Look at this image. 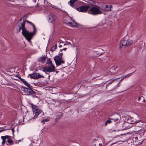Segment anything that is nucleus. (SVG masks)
<instances>
[{
    "instance_id": "obj_1",
    "label": "nucleus",
    "mask_w": 146,
    "mask_h": 146,
    "mask_svg": "<svg viewBox=\"0 0 146 146\" xmlns=\"http://www.w3.org/2000/svg\"><path fill=\"white\" fill-rule=\"evenodd\" d=\"M25 21L23 20L22 21V19L19 21L18 25L19 27V30L20 31L22 29V33L24 36H33L35 35L37 32V30L33 29L32 32H30L25 28Z\"/></svg>"
},
{
    "instance_id": "obj_2",
    "label": "nucleus",
    "mask_w": 146,
    "mask_h": 146,
    "mask_svg": "<svg viewBox=\"0 0 146 146\" xmlns=\"http://www.w3.org/2000/svg\"><path fill=\"white\" fill-rule=\"evenodd\" d=\"M46 63L50 65L48 67H43L42 69V71L44 72L46 74H47V72L50 73L55 71V67L53 65L50 58H49L48 59V62H46Z\"/></svg>"
},
{
    "instance_id": "obj_3",
    "label": "nucleus",
    "mask_w": 146,
    "mask_h": 146,
    "mask_svg": "<svg viewBox=\"0 0 146 146\" xmlns=\"http://www.w3.org/2000/svg\"><path fill=\"white\" fill-rule=\"evenodd\" d=\"M31 107L33 109V113H35V115L33 118V119H36L38 116L40 117L44 116L43 112L38 109L37 106L32 104H31Z\"/></svg>"
},
{
    "instance_id": "obj_4",
    "label": "nucleus",
    "mask_w": 146,
    "mask_h": 146,
    "mask_svg": "<svg viewBox=\"0 0 146 146\" xmlns=\"http://www.w3.org/2000/svg\"><path fill=\"white\" fill-rule=\"evenodd\" d=\"M88 14L95 15L102 13L100 10V7L97 6H93L89 9L88 11Z\"/></svg>"
},
{
    "instance_id": "obj_5",
    "label": "nucleus",
    "mask_w": 146,
    "mask_h": 146,
    "mask_svg": "<svg viewBox=\"0 0 146 146\" xmlns=\"http://www.w3.org/2000/svg\"><path fill=\"white\" fill-rule=\"evenodd\" d=\"M55 62L56 65L58 66L62 64H64V61L62 59V58L60 57L59 55H57L53 58Z\"/></svg>"
},
{
    "instance_id": "obj_6",
    "label": "nucleus",
    "mask_w": 146,
    "mask_h": 146,
    "mask_svg": "<svg viewBox=\"0 0 146 146\" xmlns=\"http://www.w3.org/2000/svg\"><path fill=\"white\" fill-rule=\"evenodd\" d=\"M89 8V6H81L80 7L77 8L76 10L79 12H86L88 11Z\"/></svg>"
},
{
    "instance_id": "obj_7",
    "label": "nucleus",
    "mask_w": 146,
    "mask_h": 146,
    "mask_svg": "<svg viewBox=\"0 0 146 146\" xmlns=\"http://www.w3.org/2000/svg\"><path fill=\"white\" fill-rule=\"evenodd\" d=\"M138 120L136 121V119H134L133 117L129 116L127 119V121L128 123L129 124H134L137 123Z\"/></svg>"
},
{
    "instance_id": "obj_8",
    "label": "nucleus",
    "mask_w": 146,
    "mask_h": 146,
    "mask_svg": "<svg viewBox=\"0 0 146 146\" xmlns=\"http://www.w3.org/2000/svg\"><path fill=\"white\" fill-rule=\"evenodd\" d=\"M48 21L49 22L52 23L56 19L55 16L52 13H50L48 16Z\"/></svg>"
},
{
    "instance_id": "obj_9",
    "label": "nucleus",
    "mask_w": 146,
    "mask_h": 146,
    "mask_svg": "<svg viewBox=\"0 0 146 146\" xmlns=\"http://www.w3.org/2000/svg\"><path fill=\"white\" fill-rule=\"evenodd\" d=\"M67 25L70 27H74L76 28H77L78 27L77 23L74 20H73V23L69 22L67 23Z\"/></svg>"
},
{
    "instance_id": "obj_10",
    "label": "nucleus",
    "mask_w": 146,
    "mask_h": 146,
    "mask_svg": "<svg viewBox=\"0 0 146 146\" xmlns=\"http://www.w3.org/2000/svg\"><path fill=\"white\" fill-rule=\"evenodd\" d=\"M120 115L119 114H115L113 115V117L111 118H110L112 120H114L115 121H117L119 120V119L120 118Z\"/></svg>"
},
{
    "instance_id": "obj_11",
    "label": "nucleus",
    "mask_w": 146,
    "mask_h": 146,
    "mask_svg": "<svg viewBox=\"0 0 146 146\" xmlns=\"http://www.w3.org/2000/svg\"><path fill=\"white\" fill-rule=\"evenodd\" d=\"M63 113L61 112H59L58 113V114L56 115V118L55 119L54 121L55 122H57L60 118L63 116Z\"/></svg>"
},
{
    "instance_id": "obj_12",
    "label": "nucleus",
    "mask_w": 146,
    "mask_h": 146,
    "mask_svg": "<svg viewBox=\"0 0 146 146\" xmlns=\"http://www.w3.org/2000/svg\"><path fill=\"white\" fill-rule=\"evenodd\" d=\"M31 88L32 87H31ZM21 89L23 92L27 94H29V91L30 89V88H27L24 86H21Z\"/></svg>"
},
{
    "instance_id": "obj_13",
    "label": "nucleus",
    "mask_w": 146,
    "mask_h": 146,
    "mask_svg": "<svg viewBox=\"0 0 146 146\" xmlns=\"http://www.w3.org/2000/svg\"><path fill=\"white\" fill-rule=\"evenodd\" d=\"M104 6L103 7L102 9L105 11H108L111 10L112 6L110 5H104Z\"/></svg>"
},
{
    "instance_id": "obj_14",
    "label": "nucleus",
    "mask_w": 146,
    "mask_h": 146,
    "mask_svg": "<svg viewBox=\"0 0 146 146\" xmlns=\"http://www.w3.org/2000/svg\"><path fill=\"white\" fill-rule=\"evenodd\" d=\"M127 40H125L124 39L122 40L121 41L120 43V48H121L123 46H127Z\"/></svg>"
},
{
    "instance_id": "obj_15",
    "label": "nucleus",
    "mask_w": 146,
    "mask_h": 146,
    "mask_svg": "<svg viewBox=\"0 0 146 146\" xmlns=\"http://www.w3.org/2000/svg\"><path fill=\"white\" fill-rule=\"evenodd\" d=\"M95 52L97 56H99L103 54L105 52L102 49L99 48L97 51H96Z\"/></svg>"
},
{
    "instance_id": "obj_16",
    "label": "nucleus",
    "mask_w": 146,
    "mask_h": 146,
    "mask_svg": "<svg viewBox=\"0 0 146 146\" xmlns=\"http://www.w3.org/2000/svg\"><path fill=\"white\" fill-rule=\"evenodd\" d=\"M19 79L20 80L23 82V83L26 86H27L28 88H31V87H32V86H31L29 84H28L27 81L21 78H19Z\"/></svg>"
},
{
    "instance_id": "obj_17",
    "label": "nucleus",
    "mask_w": 146,
    "mask_h": 146,
    "mask_svg": "<svg viewBox=\"0 0 146 146\" xmlns=\"http://www.w3.org/2000/svg\"><path fill=\"white\" fill-rule=\"evenodd\" d=\"M78 3V1L77 0H70L68 3L70 4L71 6L73 7Z\"/></svg>"
},
{
    "instance_id": "obj_18",
    "label": "nucleus",
    "mask_w": 146,
    "mask_h": 146,
    "mask_svg": "<svg viewBox=\"0 0 146 146\" xmlns=\"http://www.w3.org/2000/svg\"><path fill=\"white\" fill-rule=\"evenodd\" d=\"M35 79H37L38 78H44V76L42 75H40L39 73L35 72Z\"/></svg>"
},
{
    "instance_id": "obj_19",
    "label": "nucleus",
    "mask_w": 146,
    "mask_h": 146,
    "mask_svg": "<svg viewBox=\"0 0 146 146\" xmlns=\"http://www.w3.org/2000/svg\"><path fill=\"white\" fill-rule=\"evenodd\" d=\"M46 58V57L43 56L39 58L38 59V61L42 63H43L45 60Z\"/></svg>"
},
{
    "instance_id": "obj_20",
    "label": "nucleus",
    "mask_w": 146,
    "mask_h": 146,
    "mask_svg": "<svg viewBox=\"0 0 146 146\" xmlns=\"http://www.w3.org/2000/svg\"><path fill=\"white\" fill-rule=\"evenodd\" d=\"M8 138H9V136L8 135H6L4 136H2L1 137V138L3 140L2 143H5V139Z\"/></svg>"
},
{
    "instance_id": "obj_21",
    "label": "nucleus",
    "mask_w": 146,
    "mask_h": 146,
    "mask_svg": "<svg viewBox=\"0 0 146 146\" xmlns=\"http://www.w3.org/2000/svg\"><path fill=\"white\" fill-rule=\"evenodd\" d=\"M127 46H129L131 45L133 42L132 40L130 39L127 40Z\"/></svg>"
},
{
    "instance_id": "obj_22",
    "label": "nucleus",
    "mask_w": 146,
    "mask_h": 146,
    "mask_svg": "<svg viewBox=\"0 0 146 146\" xmlns=\"http://www.w3.org/2000/svg\"><path fill=\"white\" fill-rule=\"evenodd\" d=\"M29 76L30 77L31 79H35V73L32 74H29L28 77Z\"/></svg>"
},
{
    "instance_id": "obj_23",
    "label": "nucleus",
    "mask_w": 146,
    "mask_h": 146,
    "mask_svg": "<svg viewBox=\"0 0 146 146\" xmlns=\"http://www.w3.org/2000/svg\"><path fill=\"white\" fill-rule=\"evenodd\" d=\"M26 21L27 23H29L30 24H31L32 25L33 27V29H35V30H37L36 29L35 25L32 22L29 21L28 20H26Z\"/></svg>"
},
{
    "instance_id": "obj_24",
    "label": "nucleus",
    "mask_w": 146,
    "mask_h": 146,
    "mask_svg": "<svg viewBox=\"0 0 146 146\" xmlns=\"http://www.w3.org/2000/svg\"><path fill=\"white\" fill-rule=\"evenodd\" d=\"M117 66H112L110 68V70L111 71H113L115 70L117 68Z\"/></svg>"
},
{
    "instance_id": "obj_25",
    "label": "nucleus",
    "mask_w": 146,
    "mask_h": 146,
    "mask_svg": "<svg viewBox=\"0 0 146 146\" xmlns=\"http://www.w3.org/2000/svg\"><path fill=\"white\" fill-rule=\"evenodd\" d=\"M8 140L7 142L9 143L10 144V145H13L14 144V143L13 140L10 139V138H8Z\"/></svg>"
},
{
    "instance_id": "obj_26",
    "label": "nucleus",
    "mask_w": 146,
    "mask_h": 146,
    "mask_svg": "<svg viewBox=\"0 0 146 146\" xmlns=\"http://www.w3.org/2000/svg\"><path fill=\"white\" fill-rule=\"evenodd\" d=\"M31 88H30V91H29V94H27V95L29 96L30 94H35V92L33 90H32L31 89Z\"/></svg>"
},
{
    "instance_id": "obj_27",
    "label": "nucleus",
    "mask_w": 146,
    "mask_h": 146,
    "mask_svg": "<svg viewBox=\"0 0 146 146\" xmlns=\"http://www.w3.org/2000/svg\"><path fill=\"white\" fill-rule=\"evenodd\" d=\"M114 81V80H111V81L110 82L108 83V84H107L106 86V89H107V87L109 86Z\"/></svg>"
},
{
    "instance_id": "obj_28",
    "label": "nucleus",
    "mask_w": 146,
    "mask_h": 146,
    "mask_svg": "<svg viewBox=\"0 0 146 146\" xmlns=\"http://www.w3.org/2000/svg\"><path fill=\"white\" fill-rule=\"evenodd\" d=\"M132 74H133V73H131L130 74H128L126 75H123V76H124V78H126L128 77L129 76H131V75H132Z\"/></svg>"
},
{
    "instance_id": "obj_29",
    "label": "nucleus",
    "mask_w": 146,
    "mask_h": 146,
    "mask_svg": "<svg viewBox=\"0 0 146 146\" xmlns=\"http://www.w3.org/2000/svg\"><path fill=\"white\" fill-rule=\"evenodd\" d=\"M57 48V44H56L54 46H53L51 48V50L52 51H53L55 49H56Z\"/></svg>"
},
{
    "instance_id": "obj_30",
    "label": "nucleus",
    "mask_w": 146,
    "mask_h": 146,
    "mask_svg": "<svg viewBox=\"0 0 146 146\" xmlns=\"http://www.w3.org/2000/svg\"><path fill=\"white\" fill-rule=\"evenodd\" d=\"M25 38L29 42H30V41L33 37H25Z\"/></svg>"
},
{
    "instance_id": "obj_31",
    "label": "nucleus",
    "mask_w": 146,
    "mask_h": 146,
    "mask_svg": "<svg viewBox=\"0 0 146 146\" xmlns=\"http://www.w3.org/2000/svg\"><path fill=\"white\" fill-rule=\"evenodd\" d=\"M6 129L4 128L3 127H0V132L3 131Z\"/></svg>"
},
{
    "instance_id": "obj_32",
    "label": "nucleus",
    "mask_w": 146,
    "mask_h": 146,
    "mask_svg": "<svg viewBox=\"0 0 146 146\" xmlns=\"http://www.w3.org/2000/svg\"><path fill=\"white\" fill-rule=\"evenodd\" d=\"M49 121V120L48 119H44L43 120H42L41 121V122L42 123H44V121L47 122Z\"/></svg>"
},
{
    "instance_id": "obj_33",
    "label": "nucleus",
    "mask_w": 146,
    "mask_h": 146,
    "mask_svg": "<svg viewBox=\"0 0 146 146\" xmlns=\"http://www.w3.org/2000/svg\"><path fill=\"white\" fill-rule=\"evenodd\" d=\"M120 78H121V80L120 81V82L122 81L125 78L123 76L121 77Z\"/></svg>"
},
{
    "instance_id": "obj_34",
    "label": "nucleus",
    "mask_w": 146,
    "mask_h": 146,
    "mask_svg": "<svg viewBox=\"0 0 146 146\" xmlns=\"http://www.w3.org/2000/svg\"><path fill=\"white\" fill-rule=\"evenodd\" d=\"M67 49V48H63V49H60V51L61 52L63 50H64L65 51Z\"/></svg>"
},
{
    "instance_id": "obj_35",
    "label": "nucleus",
    "mask_w": 146,
    "mask_h": 146,
    "mask_svg": "<svg viewBox=\"0 0 146 146\" xmlns=\"http://www.w3.org/2000/svg\"><path fill=\"white\" fill-rule=\"evenodd\" d=\"M59 56L60 57L62 58V56L63 55V53H60L59 54Z\"/></svg>"
},
{
    "instance_id": "obj_36",
    "label": "nucleus",
    "mask_w": 146,
    "mask_h": 146,
    "mask_svg": "<svg viewBox=\"0 0 146 146\" xmlns=\"http://www.w3.org/2000/svg\"><path fill=\"white\" fill-rule=\"evenodd\" d=\"M107 122H108V123H111L112 122V121L110 120H108L107 121Z\"/></svg>"
},
{
    "instance_id": "obj_37",
    "label": "nucleus",
    "mask_w": 146,
    "mask_h": 146,
    "mask_svg": "<svg viewBox=\"0 0 146 146\" xmlns=\"http://www.w3.org/2000/svg\"><path fill=\"white\" fill-rule=\"evenodd\" d=\"M14 128H12L11 129V130L12 131V132H13V135L14 134Z\"/></svg>"
},
{
    "instance_id": "obj_38",
    "label": "nucleus",
    "mask_w": 146,
    "mask_h": 146,
    "mask_svg": "<svg viewBox=\"0 0 146 146\" xmlns=\"http://www.w3.org/2000/svg\"><path fill=\"white\" fill-rule=\"evenodd\" d=\"M120 82H119L117 84V86H118V87H119L120 85Z\"/></svg>"
},
{
    "instance_id": "obj_39",
    "label": "nucleus",
    "mask_w": 146,
    "mask_h": 146,
    "mask_svg": "<svg viewBox=\"0 0 146 146\" xmlns=\"http://www.w3.org/2000/svg\"><path fill=\"white\" fill-rule=\"evenodd\" d=\"M120 78H116L114 79H113V80H114V81H115V80H117V79H119Z\"/></svg>"
},
{
    "instance_id": "obj_40",
    "label": "nucleus",
    "mask_w": 146,
    "mask_h": 146,
    "mask_svg": "<svg viewBox=\"0 0 146 146\" xmlns=\"http://www.w3.org/2000/svg\"><path fill=\"white\" fill-rule=\"evenodd\" d=\"M15 143H18V140H16V141H15Z\"/></svg>"
},
{
    "instance_id": "obj_41",
    "label": "nucleus",
    "mask_w": 146,
    "mask_h": 146,
    "mask_svg": "<svg viewBox=\"0 0 146 146\" xmlns=\"http://www.w3.org/2000/svg\"><path fill=\"white\" fill-rule=\"evenodd\" d=\"M22 140L21 139H20L19 140H18V143H19L20 142H21V141Z\"/></svg>"
},
{
    "instance_id": "obj_42",
    "label": "nucleus",
    "mask_w": 146,
    "mask_h": 146,
    "mask_svg": "<svg viewBox=\"0 0 146 146\" xmlns=\"http://www.w3.org/2000/svg\"><path fill=\"white\" fill-rule=\"evenodd\" d=\"M108 122H107V121H106V122H105V125L106 126V125H107V124H108Z\"/></svg>"
},
{
    "instance_id": "obj_43",
    "label": "nucleus",
    "mask_w": 146,
    "mask_h": 146,
    "mask_svg": "<svg viewBox=\"0 0 146 146\" xmlns=\"http://www.w3.org/2000/svg\"><path fill=\"white\" fill-rule=\"evenodd\" d=\"M141 99V97H139L138 98V101H140Z\"/></svg>"
},
{
    "instance_id": "obj_44",
    "label": "nucleus",
    "mask_w": 146,
    "mask_h": 146,
    "mask_svg": "<svg viewBox=\"0 0 146 146\" xmlns=\"http://www.w3.org/2000/svg\"><path fill=\"white\" fill-rule=\"evenodd\" d=\"M58 46L59 47L61 48V47H62V46L61 45H59Z\"/></svg>"
},
{
    "instance_id": "obj_45",
    "label": "nucleus",
    "mask_w": 146,
    "mask_h": 146,
    "mask_svg": "<svg viewBox=\"0 0 146 146\" xmlns=\"http://www.w3.org/2000/svg\"><path fill=\"white\" fill-rule=\"evenodd\" d=\"M119 124V121L118 122H117V125H118V124Z\"/></svg>"
},
{
    "instance_id": "obj_46",
    "label": "nucleus",
    "mask_w": 146,
    "mask_h": 146,
    "mask_svg": "<svg viewBox=\"0 0 146 146\" xmlns=\"http://www.w3.org/2000/svg\"><path fill=\"white\" fill-rule=\"evenodd\" d=\"M99 145L100 146H101L102 145V144H101V143L99 144Z\"/></svg>"
},
{
    "instance_id": "obj_47",
    "label": "nucleus",
    "mask_w": 146,
    "mask_h": 146,
    "mask_svg": "<svg viewBox=\"0 0 146 146\" xmlns=\"http://www.w3.org/2000/svg\"><path fill=\"white\" fill-rule=\"evenodd\" d=\"M52 100H53V101H55V99H53Z\"/></svg>"
},
{
    "instance_id": "obj_48",
    "label": "nucleus",
    "mask_w": 146,
    "mask_h": 146,
    "mask_svg": "<svg viewBox=\"0 0 146 146\" xmlns=\"http://www.w3.org/2000/svg\"><path fill=\"white\" fill-rule=\"evenodd\" d=\"M143 102H146V101L144 99L143 100Z\"/></svg>"
},
{
    "instance_id": "obj_49",
    "label": "nucleus",
    "mask_w": 146,
    "mask_h": 146,
    "mask_svg": "<svg viewBox=\"0 0 146 146\" xmlns=\"http://www.w3.org/2000/svg\"><path fill=\"white\" fill-rule=\"evenodd\" d=\"M58 71H56V73H58Z\"/></svg>"
},
{
    "instance_id": "obj_50",
    "label": "nucleus",
    "mask_w": 146,
    "mask_h": 146,
    "mask_svg": "<svg viewBox=\"0 0 146 146\" xmlns=\"http://www.w3.org/2000/svg\"><path fill=\"white\" fill-rule=\"evenodd\" d=\"M122 130V129H119L118 130H119V131H120V130Z\"/></svg>"
},
{
    "instance_id": "obj_51",
    "label": "nucleus",
    "mask_w": 146,
    "mask_h": 146,
    "mask_svg": "<svg viewBox=\"0 0 146 146\" xmlns=\"http://www.w3.org/2000/svg\"><path fill=\"white\" fill-rule=\"evenodd\" d=\"M50 77V75L49 74V78Z\"/></svg>"
},
{
    "instance_id": "obj_52",
    "label": "nucleus",
    "mask_w": 146,
    "mask_h": 146,
    "mask_svg": "<svg viewBox=\"0 0 146 146\" xmlns=\"http://www.w3.org/2000/svg\"><path fill=\"white\" fill-rule=\"evenodd\" d=\"M6 144H7V145H8V144H7V143H6Z\"/></svg>"
},
{
    "instance_id": "obj_53",
    "label": "nucleus",
    "mask_w": 146,
    "mask_h": 146,
    "mask_svg": "<svg viewBox=\"0 0 146 146\" xmlns=\"http://www.w3.org/2000/svg\"><path fill=\"white\" fill-rule=\"evenodd\" d=\"M50 40V39H49V40H48V42H49V41Z\"/></svg>"
},
{
    "instance_id": "obj_54",
    "label": "nucleus",
    "mask_w": 146,
    "mask_h": 146,
    "mask_svg": "<svg viewBox=\"0 0 146 146\" xmlns=\"http://www.w3.org/2000/svg\"><path fill=\"white\" fill-rule=\"evenodd\" d=\"M113 144H111V145H113Z\"/></svg>"
},
{
    "instance_id": "obj_55",
    "label": "nucleus",
    "mask_w": 146,
    "mask_h": 146,
    "mask_svg": "<svg viewBox=\"0 0 146 146\" xmlns=\"http://www.w3.org/2000/svg\"><path fill=\"white\" fill-rule=\"evenodd\" d=\"M25 17V16H24V17Z\"/></svg>"
},
{
    "instance_id": "obj_56",
    "label": "nucleus",
    "mask_w": 146,
    "mask_h": 146,
    "mask_svg": "<svg viewBox=\"0 0 146 146\" xmlns=\"http://www.w3.org/2000/svg\"><path fill=\"white\" fill-rule=\"evenodd\" d=\"M66 45V44H64V45Z\"/></svg>"
}]
</instances>
